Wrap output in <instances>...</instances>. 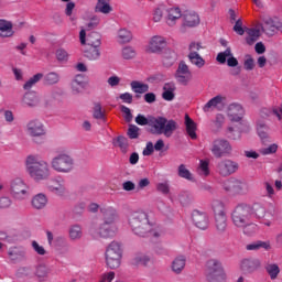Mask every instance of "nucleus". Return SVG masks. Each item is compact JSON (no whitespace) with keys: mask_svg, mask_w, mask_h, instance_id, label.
Here are the masks:
<instances>
[{"mask_svg":"<svg viewBox=\"0 0 282 282\" xmlns=\"http://www.w3.org/2000/svg\"><path fill=\"white\" fill-rule=\"evenodd\" d=\"M100 213L104 217V223L98 228L91 226L89 234L94 239H111V237H116L118 234V225H116L118 210L113 207H101Z\"/></svg>","mask_w":282,"mask_h":282,"instance_id":"f257e3e1","label":"nucleus"},{"mask_svg":"<svg viewBox=\"0 0 282 282\" xmlns=\"http://www.w3.org/2000/svg\"><path fill=\"white\" fill-rule=\"evenodd\" d=\"M25 170L28 175L34 182H44L52 176V167L45 160H41L39 155L31 154L25 159Z\"/></svg>","mask_w":282,"mask_h":282,"instance_id":"f03ea898","label":"nucleus"},{"mask_svg":"<svg viewBox=\"0 0 282 282\" xmlns=\"http://www.w3.org/2000/svg\"><path fill=\"white\" fill-rule=\"evenodd\" d=\"M128 224L132 232L138 237H147L149 230H151L149 214L143 210L132 212L128 217Z\"/></svg>","mask_w":282,"mask_h":282,"instance_id":"7ed1b4c3","label":"nucleus"},{"mask_svg":"<svg viewBox=\"0 0 282 282\" xmlns=\"http://www.w3.org/2000/svg\"><path fill=\"white\" fill-rule=\"evenodd\" d=\"M149 127H151L152 133L171 138L175 129H177V122L167 120L164 117H150Z\"/></svg>","mask_w":282,"mask_h":282,"instance_id":"20e7f679","label":"nucleus"},{"mask_svg":"<svg viewBox=\"0 0 282 282\" xmlns=\"http://www.w3.org/2000/svg\"><path fill=\"white\" fill-rule=\"evenodd\" d=\"M252 219V208L250 204H238L231 213V221L236 228L248 226Z\"/></svg>","mask_w":282,"mask_h":282,"instance_id":"39448f33","label":"nucleus"},{"mask_svg":"<svg viewBox=\"0 0 282 282\" xmlns=\"http://www.w3.org/2000/svg\"><path fill=\"white\" fill-rule=\"evenodd\" d=\"M251 208V218L262 220L264 226H272V221H274V217H276V208L272 205L265 208L261 203H254L250 205Z\"/></svg>","mask_w":282,"mask_h":282,"instance_id":"423d86ee","label":"nucleus"},{"mask_svg":"<svg viewBox=\"0 0 282 282\" xmlns=\"http://www.w3.org/2000/svg\"><path fill=\"white\" fill-rule=\"evenodd\" d=\"M74 167V158L67 153H59L51 160V169H53L55 173H72Z\"/></svg>","mask_w":282,"mask_h":282,"instance_id":"0eeeda50","label":"nucleus"},{"mask_svg":"<svg viewBox=\"0 0 282 282\" xmlns=\"http://www.w3.org/2000/svg\"><path fill=\"white\" fill-rule=\"evenodd\" d=\"M106 265L110 268V270H116V268H120V263L122 261V247L120 242L112 241L108 245L105 252Z\"/></svg>","mask_w":282,"mask_h":282,"instance_id":"6e6552de","label":"nucleus"},{"mask_svg":"<svg viewBox=\"0 0 282 282\" xmlns=\"http://www.w3.org/2000/svg\"><path fill=\"white\" fill-rule=\"evenodd\" d=\"M214 210L215 228L219 235H224L228 228V216H226V207L220 200H214L212 203Z\"/></svg>","mask_w":282,"mask_h":282,"instance_id":"1a4fd4ad","label":"nucleus"},{"mask_svg":"<svg viewBox=\"0 0 282 282\" xmlns=\"http://www.w3.org/2000/svg\"><path fill=\"white\" fill-rule=\"evenodd\" d=\"M10 194L13 199L23 202L30 197V185L21 177L13 178L10 183Z\"/></svg>","mask_w":282,"mask_h":282,"instance_id":"9d476101","label":"nucleus"},{"mask_svg":"<svg viewBox=\"0 0 282 282\" xmlns=\"http://www.w3.org/2000/svg\"><path fill=\"white\" fill-rule=\"evenodd\" d=\"M226 279V272L221 265V261L217 259H210L207 262L206 280L208 282H219Z\"/></svg>","mask_w":282,"mask_h":282,"instance_id":"9b49d317","label":"nucleus"},{"mask_svg":"<svg viewBox=\"0 0 282 282\" xmlns=\"http://www.w3.org/2000/svg\"><path fill=\"white\" fill-rule=\"evenodd\" d=\"M199 50H204V46H202V43L199 42H192L188 45V55L187 58L194 67H197L198 69H202L206 65V59L199 55Z\"/></svg>","mask_w":282,"mask_h":282,"instance_id":"f8f14e48","label":"nucleus"},{"mask_svg":"<svg viewBox=\"0 0 282 282\" xmlns=\"http://www.w3.org/2000/svg\"><path fill=\"white\" fill-rule=\"evenodd\" d=\"M210 151L215 158H224L232 153V145L226 139H216L212 143Z\"/></svg>","mask_w":282,"mask_h":282,"instance_id":"ddd939ff","label":"nucleus"},{"mask_svg":"<svg viewBox=\"0 0 282 282\" xmlns=\"http://www.w3.org/2000/svg\"><path fill=\"white\" fill-rule=\"evenodd\" d=\"M261 32L267 34V36H274L276 32H282V23L275 21L270 17H264L262 23L258 24Z\"/></svg>","mask_w":282,"mask_h":282,"instance_id":"4468645a","label":"nucleus"},{"mask_svg":"<svg viewBox=\"0 0 282 282\" xmlns=\"http://www.w3.org/2000/svg\"><path fill=\"white\" fill-rule=\"evenodd\" d=\"M79 41L82 45H89V47H100L102 45V36L98 32H91L87 35V31L82 29L79 32Z\"/></svg>","mask_w":282,"mask_h":282,"instance_id":"2eb2a0df","label":"nucleus"},{"mask_svg":"<svg viewBox=\"0 0 282 282\" xmlns=\"http://www.w3.org/2000/svg\"><path fill=\"white\" fill-rule=\"evenodd\" d=\"M26 133L31 138H43L45 135V124L40 119H31L25 126Z\"/></svg>","mask_w":282,"mask_h":282,"instance_id":"dca6fc26","label":"nucleus"},{"mask_svg":"<svg viewBox=\"0 0 282 282\" xmlns=\"http://www.w3.org/2000/svg\"><path fill=\"white\" fill-rule=\"evenodd\" d=\"M166 47V37L162 35H153L145 46V52L149 54H160Z\"/></svg>","mask_w":282,"mask_h":282,"instance_id":"f3484780","label":"nucleus"},{"mask_svg":"<svg viewBox=\"0 0 282 282\" xmlns=\"http://www.w3.org/2000/svg\"><path fill=\"white\" fill-rule=\"evenodd\" d=\"M175 78L177 83H181V85H188V83L193 80V72H191V67L187 66L186 62H180L175 73Z\"/></svg>","mask_w":282,"mask_h":282,"instance_id":"a211bd4d","label":"nucleus"},{"mask_svg":"<svg viewBox=\"0 0 282 282\" xmlns=\"http://www.w3.org/2000/svg\"><path fill=\"white\" fill-rule=\"evenodd\" d=\"M192 221L199 230H208L210 226V217H208V214L197 209L192 213Z\"/></svg>","mask_w":282,"mask_h":282,"instance_id":"6ab92c4d","label":"nucleus"},{"mask_svg":"<svg viewBox=\"0 0 282 282\" xmlns=\"http://www.w3.org/2000/svg\"><path fill=\"white\" fill-rule=\"evenodd\" d=\"M239 169V164L232 160H223L217 164V171L219 175L223 177H228V175H232V173H237Z\"/></svg>","mask_w":282,"mask_h":282,"instance_id":"aec40b11","label":"nucleus"},{"mask_svg":"<svg viewBox=\"0 0 282 282\" xmlns=\"http://www.w3.org/2000/svg\"><path fill=\"white\" fill-rule=\"evenodd\" d=\"M184 13H182V9L180 7H172L165 10V23L169 28H175L177 25V21L182 19Z\"/></svg>","mask_w":282,"mask_h":282,"instance_id":"412c9836","label":"nucleus"},{"mask_svg":"<svg viewBox=\"0 0 282 282\" xmlns=\"http://www.w3.org/2000/svg\"><path fill=\"white\" fill-rule=\"evenodd\" d=\"M243 113H246V111L240 104L234 102L227 108V116L231 122H241V120H243Z\"/></svg>","mask_w":282,"mask_h":282,"instance_id":"4be33fe9","label":"nucleus"},{"mask_svg":"<svg viewBox=\"0 0 282 282\" xmlns=\"http://www.w3.org/2000/svg\"><path fill=\"white\" fill-rule=\"evenodd\" d=\"M216 61L220 65L226 64L227 61L228 67H237V65H239V61H237V57L232 55V50H230V47H227L224 52L218 53Z\"/></svg>","mask_w":282,"mask_h":282,"instance_id":"5701e85b","label":"nucleus"},{"mask_svg":"<svg viewBox=\"0 0 282 282\" xmlns=\"http://www.w3.org/2000/svg\"><path fill=\"white\" fill-rule=\"evenodd\" d=\"M224 107H226V97L218 95L205 104L203 111L205 113H208V111L213 109H217V111H224Z\"/></svg>","mask_w":282,"mask_h":282,"instance_id":"b1692460","label":"nucleus"},{"mask_svg":"<svg viewBox=\"0 0 282 282\" xmlns=\"http://www.w3.org/2000/svg\"><path fill=\"white\" fill-rule=\"evenodd\" d=\"M8 257L12 263H21L25 261V249L23 247H11L8 250Z\"/></svg>","mask_w":282,"mask_h":282,"instance_id":"393cba45","label":"nucleus"},{"mask_svg":"<svg viewBox=\"0 0 282 282\" xmlns=\"http://www.w3.org/2000/svg\"><path fill=\"white\" fill-rule=\"evenodd\" d=\"M51 248H54L57 254H67V252H69V243H67V239L63 236L55 237Z\"/></svg>","mask_w":282,"mask_h":282,"instance_id":"a878e982","label":"nucleus"},{"mask_svg":"<svg viewBox=\"0 0 282 282\" xmlns=\"http://www.w3.org/2000/svg\"><path fill=\"white\" fill-rule=\"evenodd\" d=\"M183 25L185 28H195L199 25V14L195 11H186L183 13Z\"/></svg>","mask_w":282,"mask_h":282,"instance_id":"bb28decb","label":"nucleus"},{"mask_svg":"<svg viewBox=\"0 0 282 282\" xmlns=\"http://www.w3.org/2000/svg\"><path fill=\"white\" fill-rule=\"evenodd\" d=\"M11 36H14L12 22L6 19H0V37L11 39Z\"/></svg>","mask_w":282,"mask_h":282,"instance_id":"cd10ccee","label":"nucleus"},{"mask_svg":"<svg viewBox=\"0 0 282 282\" xmlns=\"http://www.w3.org/2000/svg\"><path fill=\"white\" fill-rule=\"evenodd\" d=\"M240 268L243 272H254V270L261 268V261L259 259H243L240 262Z\"/></svg>","mask_w":282,"mask_h":282,"instance_id":"c85d7f7f","label":"nucleus"},{"mask_svg":"<svg viewBox=\"0 0 282 282\" xmlns=\"http://www.w3.org/2000/svg\"><path fill=\"white\" fill-rule=\"evenodd\" d=\"M185 268H186V257L185 256L176 257L171 263V270H172V272H174V274H182V272H184Z\"/></svg>","mask_w":282,"mask_h":282,"instance_id":"c756f323","label":"nucleus"},{"mask_svg":"<svg viewBox=\"0 0 282 282\" xmlns=\"http://www.w3.org/2000/svg\"><path fill=\"white\" fill-rule=\"evenodd\" d=\"M147 237H150L151 241L154 242L161 241L162 237H164V229L150 223V230H148Z\"/></svg>","mask_w":282,"mask_h":282,"instance_id":"7c9ffc66","label":"nucleus"},{"mask_svg":"<svg viewBox=\"0 0 282 282\" xmlns=\"http://www.w3.org/2000/svg\"><path fill=\"white\" fill-rule=\"evenodd\" d=\"M31 206H33V208H35V210H43V208H45V206H47V195H45L43 193H39V194L34 195L31 200Z\"/></svg>","mask_w":282,"mask_h":282,"instance_id":"2f4dec72","label":"nucleus"},{"mask_svg":"<svg viewBox=\"0 0 282 282\" xmlns=\"http://www.w3.org/2000/svg\"><path fill=\"white\" fill-rule=\"evenodd\" d=\"M175 83H166L163 86L162 98L167 102L175 100Z\"/></svg>","mask_w":282,"mask_h":282,"instance_id":"473e14b6","label":"nucleus"},{"mask_svg":"<svg viewBox=\"0 0 282 282\" xmlns=\"http://www.w3.org/2000/svg\"><path fill=\"white\" fill-rule=\"evenodd\" d=\"M85 76L78 74L74 77V79L70 83V89L73 94H80L83 89H85Z\"/></svg>","mask_w":282,"mask_h":282,"instance_id":"72a5a7b5","label":"nucleus"},{"mask_svg":"<svg viewBox=\"0 0 282 282\" xmlns=\"http://www.w3.org/2000/svg\"><path fill=\"white\" fill-rule=\"evenodd\" d=\"M246 32V41L248 45H254V43L259 41V36H261V28L259 26V24L253 29H247Z\"/></svg>","mask_w":282,"mask_h":282,"instance_id":"f704fd0d","label":"nucleus"},{"mask_svg":"<svg viewBox=\"0 0 282 282\" xmlns=\"http://www.w3.org/2000/svg\"><path fill=\"white\" fill-rule=\"evenodd\" d=\"M23 102L28 107H39L41 102V98L35 91H29V93H25L23 97Z\"/></svg>","mask_w":282,"mask_h":282,"instance_id":"c9c22d12","label":"nucleus"},{"mask_svg":"<svg viewBox=\"0 0 282 282\" xmlns=\"http://www.w3.org/2000/svg\"><path fill=\"white\" fill-rule=\"evenodd\" d=\"M185 127L186 133L189 135V138L192 140H197V124H195V121H193L188 115H185Z\"/></svg>","mask_w":282,"mask_h":282,"instance_id":"e433bc0d","label":"nucleus"},{"mask_svg":"<svg viewBox=\"0 0 282 282\" xmlns=\"http://www.w3.org/2000/svg\"><path fill=\"white\" fill-rule=\"evenodd\" d=\"M95 12L111 14V12H113V8L110 4V0H97Z\"/></svg>","mask_w":282,"mask_h":282,"instance_id":"4c0bfd02","label":"nucleus"},{"mask_svg":"<svg viewBox=\"0 0 282 282\" xmlns=\"http://www.w3.org/2000/svg\"><path fill=\"white\" fill-rule=\"evenodd\" d=\"M132 40H133V34L128 29H120L117 32V41L121 45H123L124 43H131Z\"/></svg>","mask_w":282,"mask_h":282,"instance_id":"58836bf2","label":"nucleus"},{"mask_svg":"<svg viewBox=\"0 0 282 282\" xmlns=\"http://www.w3.org/2000/svg\"><path fill=\"white\" fill-rule=\"evenodd\" d=\"M248 191H249L248 183L246 181L236 178L234 183V193L236 195H246Z\"/></svg>","mask_w":282,"mask_h":282,"instance_id":"ea45409f","label":"nucleus"},{"mask_svg":"<svg viewBox=\"0 0 282 282\" xmlns=\"http://www.w3.org/2000/svg\"><path fill=\"white\" fill-rule=\"evenodd\" d=\"M130 87L134 94H147L149 91V84L138 80H132Z\"/></svg>","mask_w":282,"mask_h":282,"instance_id":"a19ab883","label":"nucleus"},{"mask_svg":"<svg viewBox=\"0 0 282 282\" xmlns=\"http://www.w3.org/2000/svg\"><path fill=\"white\" fill-rule=\"evenodd\" d=\"M68 237L72 241H78L83 238V227L79 225H73L69 227Z\"/></svg>","mask_w":282,"mask_h":282,"instance_id":"79ce46f5","label":"nucleus"},{"mask_svg":"<svg viewBox=\"0 0 282 282\" xmlns=\"http://www.w3.org/2000/svg\"><path fill=\"white\" fill-rule=\"evenodd\" d=\"M100 46H90L85 51L84 56L88 58V61H98L100 58Z\"/></svg>","mask_w":282,"mask_h":282,"instance_id":"37998d69","label":"nucleus"},{"mask_svg":"<svg viewBox=\"0 0 282 282\" xmlns=\"http://www.w3.org/2000/svg\"><path fill=\"white\" fill-rule=\"evenodd\" d=\"M261 248L263 250H270V241L258 240L247 245L246 247L247 250H261Z\"/></svg>","mask_w":282,"mask_h":282,"instance_id":"c03bdc74","label":"nucleus"},{"mask_svg":"<svg viewBox=\"0 0 282 282\" xmlns=\"http://www.w3.org/2000/svg\"><path fill=\"white\" fill-rule=\"evenodd\" d=\"M44 83L46 85H58L61 83V75L56 72H50L44 76Z\"/></svg>","mask_w":282,"mask_h":282,"instance_id":"a18cd8bd","label":"nucleus"},{"mask_svg":"<svg viewBox=\"0 0 282 282\" xmlns=\"http://www.w3.org/2000/svg\"><path fill=\"white\" fill-rule=\"evenodd\" d=\"M151 258L144 253H137L132 258V265H148Z\"/></svg>","mask_w":282,"mask_h":282,"instance_id":"49530a36","label":"nucleus"},{"mask_svg":"<svg viewBox=\"0 0 282 282\" xmlns=\"http://www.w3.org/2000/svg\"><path fill=\"white\" fill-rule=\"evenodd\" d=\"M265 270L272 281L279 276L281 273V269L279 268V264L276 263H269L265 265Z\"/></svg>","mask_w":282,"mask_h":282,"instance_id":"de8ad7c7","label":"nucleus"},{"mask_svg":"<svg viewBox=\"0 0 282 282\" xmlns=\"http://www.w3.org/2000/svg\"><path fill=\"white\" fill-rule=\"evenodd\" d=\"M42 78H43L42 73H37L33 75L29 80L25 82V84L23 85V89L25 90L32 89L36 85V83H39Z\"/></svg>","mask_w":282,"mask_h":282,"instance_id":"09e8293b","label":"nucleus"},{"mask_svg":"<svg viewBox=\"0 0 282 282\" xmlns=\"http://www.w3.org/2000/svg\"><path fill=\"white\" fill-rule=\"evenodd\" d=\"M58 96H61V91H58V89H53L50 93H46L44 95L45 105H52V102H55L58 99Z\"/></svg>","mask_w":282,"mask_h":282,"instance_id":"8fccbe9b","label":"nucleus"},{"mask_svg":"<svg viewBox=\"0 0 282 282\" xmlns=\"http://www.w3.org/2000/svg\"><path fill=\"white\" fill-rule=\"evenodd\" d=\"M178 176L183 180H187L188 182H193L195 178L193 177V174L188 169H186V165L181 164L178 166Z\"/></svg>","mask_w":282,"mask_h":282,"instance_id":"3c124183","label":"nucleus"},{"mask_svg":"<svg viewBox=\"0 0 282 282\" xmlns=\"http://www.w3.org/2000/svg\"><path fill=\"white\" fill-rule=\"evenodd\" d=\"M113 144L115 147H119L122 153H127V150L129 149V140L124 137H118Z\"/></svg>","mask_w":282,"mask_h":282,"instance_id":"603ef678","label":"nucleus"},{"mask_svg":"<svg viewBox=\"0 0 282 282\" xmlns=\"http://www.w3.org/2000/svg\"><path fill=\"white\" fill-rule=\"evenodd\" d=\"M55 56L59 63H67L69 61V53L63 47L56 50Z\"/></svg>","mask_w":282,"mask_h":282,"instance_id":"864d4df0","label":"nucleus"},{"mask_svg":"<svg viewBox=\"0 0 282 282\" xmlns=\"http://www.w3.org/2000/svg\"><path fill=\"white\" fill-rule=\"evenodd\" d=\"M227 138L230 140H241V130H239V127H229L227 129Z\"/></svg>","mask_w":282,"mask_h":282,"instance_id":"5fc2aeb1","label":"nucleus"},{"mask_svg":"<svg viewBox=\"0 0 282 282\" xmlns=\"http://www.w3.org/2000/svg\"><path fill=\"white\" fill-rule=\"evenodd\" d=\"M198 173L203 175V177H208V175H210V167L208 161H199Z\"/></svg>","mask_w":282,"mask_h":282,"instance_id":"6e6d98bb","label":"nucleus"},{"mask_svg":"<svg viewBox=\"0 0 282 282\" xmlns=\"http://www.w3.org/2000/svg\"><path fill=\"white\" fill-rule=\"evenodd\" d=\"M121 54H122V58H124V61H131V58H135V56H137L135 48H133L132 46L123 47L121 51Z\"/></svg>","mask_w":282,"mask_h":282,"instance_id":"4d7b16f0","label":"nucleus"},{"mask_svg":"<svg viewBox=\"0 0 282 282\" xmlns=\"http://www.w3.org/2000/svg\"><path fill=\"white\" fill-rule=\"evenodd\" d=\"M257 131L260 140H262V142H265V140H268V126H265L263 122H260L257 126Z\"/></svg>","mask_w":282,"mask_h":282,"instance_id":"13d9d810","label":"nucleus"},{"mask_svg":"<svg viewBox=\"0 0 282 282\" xmlns=\"http://www.w3.org/2000/svg\"><path fill=\"white\" fill-rule=\"evenodd\" d=\"M50 272H51V270H50V268L47 265L40 264V265L36 267L35 275L39 279H45V278H47Z\"/></svg>","mask_w":282,"mask_h":282,"instance_id":"bf43d9fd","label":"nucleus"},{"mask_svg":"<svg viewBox=\"0 0 282 282\" xmlns=\"http://www.w3.org/2000/svg\"><path fill=\"white\" fill-rule=\"evenodd\" d=\"M178 202L182 204V206H188V204L193 202V195H191L188 192H181L178 194Z\"/></svg>","mask_w":282,"mask_h":282,"instance_id":"052dcab7","label":"nucleus"},{"mask_svg":"<svg viewBox=\"0 0 282 282\" xmlns=\"http://www.w3.org/2000/svg\"><path fill=\"white\" fill-rule=\"evenodd\" d=\"M31 248L33 252H36L39 257H45L47 254V250H45V247L41 246L36 240H33L31 242Z\"/></svg>","mask_w":282,"mask_h":282,"instance_id":"680f3d73","label":"nucleus"},{"mask_svg":"<svg viewBox=\"0 0 282 282\" xmlns=\"http://www.w3.org/2000/svg\"><path fill=\"white\" fill-rule=\"evenodd\" d=\"M243 228V232L245 235H248L250 237V235H254V232H257V230H259V226L254 223H252V219L249 221L248 225L240 227Z\"/></svg>","mask_w":282,"mask_h":282,"instance_id":"e2e57ef3","label":"nucleus"},{"mask_svg":"<svg viewBox=\"0 0 282 282\" xmlns=\"http://www.w3.org/2000/svg\"><path fill=\"white\" fill-rule=\"evenodd\" d=\"M276 151H279V144H276V143H272L267 148L260 149L261 155H272V154L276 153Z\"/></svg>","mask_w":282,"mask_h":282,"instance_id":"0e129e2a","label":"nucleus"},{"mask_svg":"<svg viewBox=\"0 0 282 282\" xmlns=\"http://www.w3.org/2000/svg\"><path fill=\"white\" fill-rule=\"evenodd\" d=\"M93 117L96 120H105V111H102V106L100 104H95Z\"/></svg>","mask_w":282,"mask_h":282,"instance_id":"69168bd1","label":"nucleus"},{"mask_svg":"<svg viewBox=\"0 0 282 282\" xmlns=\"http://www.w3.org/2000/svg\"><path fill=\"white\" fill-rule=\"evenodd\" d=\"M235 181L236 178H232V177L224 181L223 183L224 191H226L227 193H235Z\"/></svg>","mask_w":282,"mask_h":282,"instance_id":"338daca9","label":"nucleus"},{"mask_svg":"<svg viewBox=\"0 0 282 282\" xmlns=\"http://www.w3.org/2000/svg\"><path fill=\"white\" fill-rule=\"evenodd\" d=\"M52 193L57 197H65L67 195V187H65V183L62 184V186L52 187Z\"/></svg>","mask_w":282,"mask_h":282,"instance_id":"774afa93","label":"nucleus"}]
</instances>
